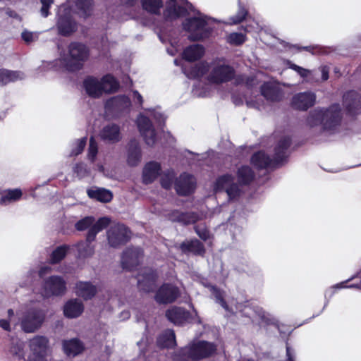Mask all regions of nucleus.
<instances>
[{
  "mask_svg": "<svg viewBox=\"0 0 361 361\" xmlns=\"http://www.w3.org/2000/svg\"><path fill=\"white\" fill-rule=\"evenodd\" d=\"M237 178L239 184L234 182V177L225 174L219 177L215 183L216 192L225 191L229 200H235L242 193L241 185H249L255 178V173L247 166L240 167L237 171Z\"/></svg>",
  "mask_w": 361,
  "mask_h": 361,
  "instance_id": "obj_1",
  "label": "nucleus"
},
{
  "mask_svg": "<svg viewBox=\"0 0 361 361\" xmlns=\"http://www.w3.org/2000/svg\"><path fill=\"white\" fill-rule=\"evenodd\" d=\"M341 120V109L338 104H333L328 109H316L312 111L307 123L310 127L321 125L324 130H333Z\"/></svg>",
  "mask_w": 361,
  "mask_h": 361,
  "instance_id": "obj_2",
  "label": "nucleus"
},
{
  "mask_svg": "<svg viewBox=\"0 0 361 361\" xmlns=\"http://www.w3.org/2000/svg\"><path fill=\"white\" fill-rule=\"evenodd\" d=\"M290 145V140L288 137H282L274 149V157L271 159L263 152L255 153L251 159L252 164L259 169L272 166L280 164L288 157V148Z\"/></svg>",
  "mask_w": 361,
  "mask_h": 361,
  "instance_id": "obj_3",
  "label": "nucleus"
},
{
  "mask_svg": "<svg viewBox=\"0 0 361 361\" xmlns=\"http://www.w3.org/2000/svg\"><path fill=\"white\" fill-rule=\"evenodd\" d=\"M110 222L111 219L106 216L99 218L97 221L92 216H86L75 224V228L80 231L88 229L87 240L94 241L97 234L106 228Z\"/></svg>",
  "mask_w": 361,
  "mask_h": 361,
  "instance_id": "obj_4",
  "label": "nucleus"
},
{
  "mask_svg": "<svg viewBox=\"0 0 361 361\" xmlns=\"http://www.w3.org/2000/svg\"><path fill=\"white\" fill-rule=\"evenodd\" d=\"M88 55V49L84 44L78 42L71 43L68 46V55L65 59L68 69L70 71L80 69Z\"/></svg>",
  "mask_w": 361,
  "mask_h": 361,
  "instance_id": "obj_5",
  "label": "nucleus"
},
{
  "mask_svg": "<svg viewBox=\"0 0 361 361\" xmlns=\"http://www.w3.org/2000/svg\"><path fill=\"white\" fill-rule=\"evenodd\" d=\"M207 17L201 13L197 16L188 18L183 23V27L185 30L190 32V39L197 41L202 39L207 35L208 30L207 28Z\"/></svg>",
  "mask_w": 361,
  "mask_h": 361,
  "instance_id": "obj_6",
  "label": "nucleus"
},
{
  "mask_svg": "<svg viewBox=\"0 0 361 361\" xmlns=\"http://www.w3.org/2000/svg\"><path fill=\"white\" fill-rule=\"evenodd\" d=\"M44 319L45 314L42 310H32L22 317L21 329L26 333H33L42 326Z\"/></svg>",
  "mask_w": 361,
  "mask_h": 361,
  "instance_id": "obj_7",
  "label": "nucleus"
},
{
  "mask_svg": "<svg viewBox=\"0 0 361 361\" xmlns=\"http://www.w3.org/2000/svg\"><path fill=\"white\" fill-rule=\"evenodd\" d=\"M108 243L111 247H118L128 241L130 231L123 224H117L107 231Z\"/></svg>",
  "mask_w": 361,
  "mask_h": 361,
  "instance_id": "obj_8",
  "label": "nucleus"
},
{
  "mask_svg": "<svg viewBox=\"0 0 361 361\" xmlns=\"http://www.w3.org/2000/svg\"><path fill=\"white\" fill-rule=\"evenodd\" d=\"M216 350V346L207 341H198L191 344L188 350V357L198 360L212 356Z\"/></svg>",
  "mask_w": 361,
  "mask_h": 361,
  "instance_id": "obj_9",
  "label": "nucleus"
},
{
  "mask_svg": "<svg viewBox=\"0 0 361 361\" xmlns=\"http://www.w3.org/2000/svg\"><path fill=\"white\" fill-rule=\"evenodd\" d=\"M48 339L45 336H37L30 341L32 352L27 361H47L45 356L48 348Z\"/></svg>",
  "mask_w": 361,
  "mask_h": 361,
  "instance_id": "obj_10",
  "label": "nucleus"
},
{
  "mask_svg": "<svg viewBox=\"0 0 361 361\" xmlns=\"http://www.w3.org/2000/svg\"><path fill=\"white\" fill-rule=\"evenodd\" d=\"M192 10V6L186 0H169L164 16L167 19H176L185 16Z\"/></svg>",
  "mask_w": 361,
  "mask_h": 361,
  "instance_id": "obj_11",
  "label": "nucleus"
},
{
  "mask_svg": "<svg viewBox=\"0 0 361 361\" xmlns=\"http://www.w3.org/2000/svg\"><path fill=\"white\" fill-rule=\"evenodd\" d=\"M180 295L179 288L171 283H164L157 290L154 299L159 304L173 302Z\"/></svg>",
  "mask_w": 361,
  "mask_h": 361,
  "instance_id": "obj_12",
  "label": "nucleus"
},
{
  "mask_svg": "<svg viewBox=\"0 0 361 361\" xmlns=\"http://www.w3.org/2000/svg\"><path fill=\"white\" fill-rule=\"evenodd\" d=\"M143 258V252L140 247H128L123 252L121 264L123 269L131 270L137 267Z\"/></svg>",
  "mask_w": 361,
  "mask_h": 361,
  "instance_id": "obj_13",
  "label": "nucleus"
},
{
  "mask_svg": "<svg viewBox=\"0 0 361 361\" xmlns=\"http://www.w3.org/2000/svg\"><path fill=\"white\" fill-rule=\"evenodd\" d=\"M44 289L46 297L60 295L66 291V282L61 277L53 276L45 281Z\"/></svg>",
  "mask_w": 361,
  "mask_h": 361,
  "instance_id": "obj_14",
  "label": "nucleus"
},
{
  "mask_svg": "<svg viewBox=\"0 0 361 361\" xmlns=\"http://www.w3.org/2000/svg\"><path fill=\"white\" fill-rule=\"evenodd\" d=\"M137 123L146 144L153 145L156 141V133L150 120L140 114L137 119Z\"/></svg>",
  "mask_w": 361,
  "mask_h": 361,
  "instance_id": "obj_15",
  "label": "nucleus"
},
{
  "mask_svg": "<svg viewBox=\"0 0 361 361\" xmlns=\"http://www.w3.org/2000/svg\"><path fill=\"white\" fill-rule=\"evenodd\" d=\"M316 102V94L312 92H300L295 94L291 101V105L293 108L306 111L312 107Z\"/></svg>",
  "mask_w": 361,
  "mask_h": 361,
  "instance_id": "obj_16",
  "label": "nucleus"
},
{
  "mask_svg": "<svg viewBox=\"0 0 361 361\" xmlns=\"http://www.w3.org/2000/svg\"><path fill=\"white\" fill-rule=\"evenodd\" d=\"M234 76V70L226 64L216 65L210 74V80L215 83L225 82L231 80Z\"/></svg>",
  "mask_w": 361,
  "mask_h": 361,
  "instance_id": "obj_17",
  "label": "nucleus"
},
{
  "mask_svg": "<svg viewBox=\"0 0 361 361\" xmlns=\"http://www.w3.org/2000/svg\"><path fill=\"white\" fill-rule=\"evenodd\" d=\"M157 277V274L152 269H145L137 277L139 289L145 293L153 291L156 287Z\"/></svg>",
  "mask_w": 361,
  "mask_h": 361,
  "instance_id": "obj_18",
  "label": "nucleus"
},
{
  "mask_svg": "<svg viewBox=\"0 0 361 361\" xmlns=\"http://www.w3.org/2000/svg\"><path fill=\"white\" fill-rule=\"evenodd\" d=\"M195 185V178L188 173L181 174L175 183L176 190L180 195H187L192 192Z\"/></svg>",
  "mask_w": 361,
  "mask_h": 361,
  "instance_id": "obj_19",
  "label": "nucleus"
},
{
  "mask_svg": "<svg viewBox=\"0 0 361 361\" xmlns=\"http://www.w3.org/2000/svg\"><path fill=\"white\" fill-rule=\"evenodd\" d=\"M99 136L105 142H117L121 139L120 128L116 124H108L102 129Z\"/></svg>",
  "mask_w": 361,
  "mask_h": 361,
  "instance_id": "obj_20",
  "label": "nucleus"
},
{
  "mask_svg": "<svg viewBox=\"0 0 361 361\" xmlns=\"http://www.w3.org/2000/svg\"><path fill=\"white\" fill-rule=\"evenodd\" d=\"M262 94L269 101L276 102L281 99L283 94L281 88L273 82H266L261 87Z\"/></svg>",
  "mask_w": 361,
  "mask_h": 361,
  "instance_id": "obj_21",
  "label": "nucleus"
},
{
  "mask_svg": "<svg viewBox=\"0 0 361 361\" xmlns=\"http://www.w3.org/2000/svg\"><path fill=\"white\" fill-rule=\"evenodd\" d=\"M166 317L174 324L180 325L188 320L189 313L183 308L173 307L166 311Z\"/></svg>",
  "mask_w": 361,
  "mask_h": 361,
  "instance_id": "obj_22",
  "label": "nucleus"
},
{
  "mask_svg": "<svg viewBox=\"0 0 361 361\" xmlns=\"http://www.w3.org/2000/svg\"><path fill=\"white\" fill-rule=\"evenodd\" d=\"M64 353L70 357L80 354L85 349L83 343L78 338L66 340L63 342Z\"/></svg>",
  "mask_w": 361,
  "mask_h": 361,
  "instance_id": "obj_23",
  "label": "nucleus"
},
{
  "mask_svg": "<svg viewBox=\"0 0 361 361\" xmlns=\"http://www.w3.org/2000/svg\"><path fill=\"white\" fill-rule=\"evenodd\" d=\"M343 105L350 114H355L360 107V99L355 91H350L343 95Z\"/></svg>",
  "mask_w": 361,
  "mask_h": 361,
  "instance_id": "obj_24",
  "label": "nucleus"
},
{
  "mask_svg": "<svg viewBox=\"0 0 361 361\" xmlns=\"http://www.w3.org/2000/svg\"><path fill=\"white\" fill-rule=\"evenodd\" d=\"M169 219L171 221L186 225L195 223L198 220V216L193 212L183 213L179 211H173L169 214Z\"/></svg>",
  "mask_w": 361,
  "mask_h": 361,
  "instance_id": "obj_25",
  "label": "nucleus"
},
{
  "mask_svg": "<svg viewBox=\"0 0 361 361\" xmlns=\"http://www.w3.org/2000/svg\"><path fill=\"white\" fill-rule=\"evenodd\" d=\"M160 165L157 162H149L147 164L142 171V179L145 184L152 183L159 176L160 172Z\"/></svg>",
  "mask_w": 361,
  "mask_h": 361,
  "instance_id": "obj_26",
  "label": "nucleus"
},
{
  "mask_svg": "<svg viewBox=\"0 0 361 361\" xmlns=\"http://www.w3.org/2000/svg\"><path fill=\"white\" fill-rule=\"evenodd\" d=\"M83 305L81 301L74 299L66 302L63 307V312L68 318H75L83 312Z\"/></svg>",
  "mask_w": 361,
  "mask_h": 361,
  "instance_id": "obj_27",
  "label": "nucleus"
},
{
  "mask_svg": "<svg viewBox=\"0 0 361 361\" xmlns=\"http://www.w3.org/2000/svg\"><path fill=\"white\" fill-rule=\"evenodd\" d=\"M179 248L184 253L192 252L199 255H203L205 252L203 244L197 239L183 242Z\"/></svg>",
  "mask_w": 361,
  "mask_h": 361,
  "instance_id": "obj_28",
  "label": "nucleus"
},
{
  "mask_svg": "<svg viewBox=\"0 0 361 361\" xmlns=\"http://www.w3.org/2000/svg\"><path fill=\"white\" fill-rule=\"evenodd\" d=\"M57 28L59 34L68 36L76 30V25L69 16H63L57 22Z\"/></svg>",
  "mask_w": 361,
  "mask_h": 361,
  "instance_id": "obj_29",
  "label": "nucleus"
},
{
  "mask_svg": "<svg viewBox=\"0 0 361 361\" xmlns=\"http://www.w3.org/2000/svg\"><path fill=\"white\" fill-rule=\"evenodd\" d=\"M87 192L90 198L95 199L102 202H109L113 197V195L110 190L102 188H92L88 189Z\"/></svg>",
  "mask_w": 361,
  "mask_h": 361,
  "instance_id": "obj_30",
  "label": "nucleus"
},
{
  "mask_svg": "<svg viewBox=\"0 0 361 361\" xmlns=\"http://www.w3.org/2000/svg\"><path fill=\"white\" fill-rule=\"evenodd\" d=\"M76 294L85 300L91 299L97 293V288L89 282H78L75 286Z\"/></svg>",
  "mask_w": 361,
  "mask_h": 361,
  "instance_id": "obj_31",
  "label": "nucleus"
},
{
  "mask_svg": "<svg viewBox=\"0 0 361 361\" xmlns=\"http://www.w3.org/2000/svg\"><path fill=\"white\" fill-rule=\"evenodd\" d=\"M141 161V151L139 144L136 140H131L129 143L128 151V163L134 166Z\"/></svg>",
  "mask_w": 361,
  "mask_h": 361,
  "instance_id": "obj_32",
  "label": "nucleus"
},
{
  "mask_svg": "<svg viewBox=\"0 0 361 361\" xmlns=\"http://www.w3.org/2000/svg\"><path fill=\"white\" fill-rule=\"evenodd\" d=\"M84 87L87 93L92 97H99L101 96V83L100 80L89 77L84 81Z\"/></svg>",
  "mask_w": 361,
  "mask_h": 361,
  "instance_id": "obj_33",
  "label": "nucleus"
},
{
  "mask_svg": "<svg viewBox=\"0 0 361 361\" xmlns=\"http://www.w3.org/2000/svg\"><path fill=\"white\" fill-rule=\"evenodd\" d=\"M204 50L202 45L193 44L187 47L183 51V58L188 61L200 59L204 54Z\"/></svg>",
  "mask_w": 361,
  "mask_h": 361,
  "instance_id": "obj_34",
  "label": "nucleus"
},
{
  "mask_svg": "<svg viewBox=\"0 0 361 361\" xmlns=\"http://www.w3.org/2000/svg\"><path fill=\"white\" fill-rule=\"evenodd\" d=\"M157 345L160 348H173L176 345L175 334L173 330L167 329L157 338Z\"/></svg>",
  "mask_w": 361,
  "mask_h": 361,
  "instance_id": "obj_35",
  "label": "nucleus"
},
{
  "mask_svg": "<svg viewBox=\"0 0 361 361\" xmlns=\"http://www.w3.org/2000/svg\"><path fill=\"white\" fill-rule=\"evenodd\" d=\"M24 78V74L19 71L0 69V85H6Z\"/></svg>",
  "mask_w": 361,
  "mask_h": 361,
  "instance_id": "obj_36",
  "label": "nucleus"
},
{
  "mask_svg": "<svg viewBox=\"0 0 361 361\" xmlns=\"http://www.w3.org/2000/svg\"><path fill=\"white\" fill-rule=\"evenodd\" d=\"M101 83V95L103 93H109L115 92L118 87V83L115 78L106 75L100 80Z\"/></svg>",
  "mask_w": 361,
  "mask_h": 361,
  "instance_id": "obj_37",
  "label": "nucleus"
},
{
  "mask_svg": "<svg viewBox=\"0 0 361 361\" xmlns=\"http://www.w3.org/2000/svg\"><path fill=\"white\" fill-rule=\"evenodd\" d=\"M92 241H81L76 245L77 250L80 257H91L94 252V247L91 245Z\"/></svg>",
  "mask_w": 361,
  "mask_h": 361,
  "instance_id": "obj_38",
  "label": "nucleus"
},
{
  "mask_svg": "<svg viewBox=\"0 0 361 361\" xmlns=\"http://www.w3.org/2000/svg\"><path fill=\"white\" fill-rule=\"evenodd\" d=\"M142 7L147 11L157 14L163 6L161 0H141Z\"/></svg>",
  "mask_w": 361,
  "mask_h": 361,
  "instance_id": "obj_39",
  "label": "nucleus"
},
{
  "mask_svg": "<svg viewBox=\"0 0 361 361\" xmlns=\"http://www.w3.org/2000/svg\"><path fill=\"white\" fill-rule=\"evenodd\" d=\"M9 352L13 356L21 358L24 355V343L23 341L15 338L12 339Z\"/></svg>",
  "mask_w": 361,
  "mask_h": 361,
  "instance_id": "obj_40",
  "label": "nucleus"
},
{
  "mask_svg": "<svg viewBox=\"0 0 361 361\" xmlns=\"http://www.w3.org/2000/svg\"><path fill=\"white\" fill-rule=\"evenodd\" d=\"M22 196V191L20 189L9 190L5 192L1 197V203L6 204L7 202L18 200Z\"/></svg>",
  "mask_w": 361,
  "mask_h": 361,
  "instance_id": "obj_41",
  "label": "nucleus"
},
{
  "mask_svg": "<svg viewBox=\"0 0 361 361\" xmlns=\"http://www.w3.org/2000/svg\"><path fill=\"white\" fill-rule=\"evenodd\" d=\"M209 70V66L207 63H200L196 64L192 68L191 71L188 74L189 78H196L202 77Z\"/></svg>",
  "mask_w": 361,
  "mask_h": 361,
  "instance_id": "obj_42",
  "label": "nucleus"
},
{
  "mask_svg": "<svg viewBox=\"0 0 361 361\" xmlns=\"http://www.w3.org/2000/svg\"><path fill=\"white\" fill-rule=\"evenodd\" d=\"M68 250V247L67 245H61L54 250L51 257V263H58L61 259H63L66 255Z\"/></svg>",
  "mask_w": 361,
  "mask_h": 361,
  "instance_id": "obj_43",
  "label": "nucleus"
},
{
  "mask_svg": "<svg viewBox=\"0 0 361 361\" xmlns=\"http://www.w3.org/2000/svg\"><path fill=\"white\" fill-rule=\"evenodd\" d=\"M208 288H209V290L214 296L216 302L219 303L221 306L226 310H228V305L226 304L224 298L223 292L214 286H208Z\"/></svg>",
  "mask_w": 361,
  "mask_h": 361,
  "instance_id": "obj_44",
  "label": "nucleus"
},
{
  "mask_svg": "<svg viewBox=\"0 0 361 361\" xmlns=\"http://www.w3.org/2000/svg\"><path fill=\"white\" fill-rule=\"evenodd\" d=\"M85 145L86 137H82L81 139L75 140L72 144V149L69 155L72 157L80 154L83 151Z\"/></svg>",
  "mask_w": 361,
  "mask_h": 361,
  "instance_id": "obj_45",
  "label": "nucleus"
},
{
  "mask_svg": "<svg viewBox=\"0 0 361 361\" xmlns=\"http://www.w3.org/2000/svg\"><path fill=\"white\" fill-rule=\"evenodd\" d=\"M112 104L118 109L128 108L130 105L129 98L124 95L118 96L111 100Z\"/></svg>",
  "mask_w": 361,
  "mask_h": 361,
  "instance_id": "obj_46",
  "label": "nucleus"
},
{
  "mask_svg": "<svg viewBox=\"0 0 361 361\" xmlns=\"http://www.w3.org/2000/svg\"><path fill=\"white\" fill-rule=\"evenodd\" d=\"M98 152L97 144L93 137L90 139V143L88 147L87 158L92 162H94L96 159V157Z\"/></svg>",
  "mask_w": 361,
  "mask_h": 361,
  "instance_id": "obj_47",
  "label": "nucleus"
},
{
  "mask_svg": "<svg viewBox=\"0 0 361 361\" xmlns=\"http://www.w3.org/2000/svg\"><path fill=\"white\" fill-rule=\"evenodd\" d=\"M173 171H168L165 173L161 178V186L166 189H169L172 186L174 179Z\"/></svg>",
  "mask_w": 361,
  "mask_h": 361,
  "instance_id": "obj_48",
  "label": "nucleus"
},
{
  "mask_svg": "<svg viewBox=\"0 0 361 361\" xmlns=\"http://www.w3.org/2000/svg\"><path fill=\"white\" fill-rule=\"evenodd\" d=\"M227 41L231 44L239 45L245 42V35L242 33L233 32L227 37Z\"/></svg>",
  "mask_w": 361,
  "mask_h": 361,
  "instance_id": "obj_49",
  "label": "nucleus"
},
{
  "mask_svg": "<svg viewBox=\"0 0 361 361\" xmlns=\"http://www.w3.org/2000/svg\"><path fill=\"white\" fill-rule=\"evenodd\" d=\"M92 6V0H76V6L85 15H87Z\"/></svg>",
  "mask_w": 361,
  "mask_h": 361,
  "instance_id": "obj_50",
  "label": "nucleus"
},
{
  "mask_svg": "<svg viewBox=\"0 0 361 361\" xmlns=\"http://www.w3.org/2000/svg\"><path fill=\"white\" fill-rule=\"evenodd\" d=\"M195 230L198 236L203 240H206L209 238V232L204 225H197L195 227Z\"/></svg>",
  "mask_w": 361,
  "mask_h": 361,
  "instance_id": "obj_51",
  "label": "nucleus"
},
{
  "mask_svg": "<svg viewBox=\"0 0 361 361\" xmlns=\"http://www.w3.org/2000/svg\"><path fill=\"white\" fill-rule=\"evenodd\" d=\"M247 14V10L244 7L240 6L236 15L231 18V20L235 24L239 23L245 19Z\"/></svg>",
  "mask_w": 361,
  "mask_h": 361,
  "instance_id": "obj_52",
  "label": "nucleus"
},
{
  "mask_svg": "<svg viewBox=\"0 0 361 361\" xmlns=\"http://www.w3.org/2000/svg\"><path fill=\"white\" fill-rule=\"evenodd\" d=\"M40 2L42 4L40 13L42 16L46 18L49 16V9L53 4L54 0H40Z\"/></svg>",
  "mask_w": 361,
  "mask_h": 361,
  "instance_id": "obj_53",
  "label": "nucleus"
},
{
  "mask_svg": "<svg viewBox=\"0 0 361 361\" xmlns=\"http://www.w3.org/2000/svg\"><path fill=\"white\" fill-rule=\"evenodd\" d=\"M21 36L26 43L35 42L38 39V33L29 31L23 32Z\"/></svg>",
  "mask_w": 361,
  "mask_h": 361,
  "instance_id": "obj_54",
  "label": "nucleus"
},
{
  "mask_svg": "<svg viewBox=\"0 0 361 361\" xmlns=\"http://www.w3.org/2000/svg\"><path fill=\"white\" fill-rule=\"evenodd\" d=\"M290 67L293 70L295 71L302 78H306L311 73V71L295 64H291Z\"/></svg>",
  "mask_w": 361,
  "mask_h": 361,
  "instance_id": "obj_55",
  "label": "nucleus"
},
{
  "mask_svg": "<svg viewBox=\"0 0 361 361\" xmlns=\"http://www.w3.org/2000/svg\"><path fill=\"white\" fill-rule=\"evenodd\" d=\"M74 172L80 177H83L87 173L86 166L83 164H78L74 168Z\"/></svg>",
  "mask_w": 361,
  "mask_h": 361,
  "instance_id": "obj_56",
  "label": "nucleus"
},
{
  "mask_svg": "<svg viewBox=\"0 0 361 361\" xmlns=\"http://www.w3.org/2000/svg\"><path fill=\"white\" fill-rule=\"evenodd\" d=\"M256 314L259 317L262 322L269 324L270 322L268 314L260 307H257L255 310Z\"/></svg>",
  "mask_w": 361,
  "mask_h": 361,
  "instance_id": "obj_57",
  "label": "nucleus"
},
{
  "mask_svg": "<svg viewBox=\"0 0 361 361\" xmlns=\"http://www.w3.org/2000/svg\"><path fill=\"white\" fill-rule=\"evenodd\" d=\"M11 324H12L13 325H16L17 322H11L10 319H8V320L5 319H0V326L6 331H10L11 330Z\"/></svg>",
  "mask_w": 361,
  "mask_h": 361,
  "instance_id": "obj_58",
  "label": "nucleus"
},
{
  "mask_svg": "<svg viewBox=\"0 0 361 361\" xmlns=\"http://www.w3.org/2000/svg\"><path fill=\"white\" fill-rule=\"evenodd\" d=\"M286 361H294L295 353L288 345H286Z\"/></svg>",
  "mask_w": 361,
  "mask_h": 361,
  "instance_id": "obj_59",
  "label": "nucleus"
},
{
  "mask_svg": "<svg viewBox=\"0 0 361 361\" xmlns=\"http://www.w3.org/2000/svg\"><path fill=\"white\" fill-rule=\"evenodd\" d=\"M152 116L154 119L159 123H161L164 120V116L160 112L156 111L154 110L152 111Z\"/></svg>",
  "mask_w": 361,
  "mask_h": 361,
  "instance_id": "obj_60",
  "label": "nucleus"
},
{
  "mask_svg": "<svg viewBox=\"0 0 361 361\" xmlns=\"http://www.w3.org/2000/svg\"><path fill=\"white\" fill-rule=\"evenodd\" d=\"M303 49L311 52L312 54H314L319 51L320 48L319 46H309V47H305L302 48Z\"/></svg>",
  "mask_w": 361,
  "mask_h": 361,
  "instance_id": "obj_61",
  "label": "nucleus"
},
{
  "mask_svg": "<svg viewBox=\"0 0 361 361\" xmlns=\"http://www.w3.org/2000/svg\"><path fill=\"white\" fill-rule=\"evenodd\" d=\"M322 77L323 80H326L329 78V69L326 66L321 68Z\"/></svg>",
  "mask_w": 361,
  "mask_h": 361,
  "instance_id": "obj_62",
  "label": "nucleus"
},
{
  "mask_svg": "<svg viewBox=\"0 0 361 361\" xmlns=\"http://www.w3.org/2000/svg\"><path fill=\"white\" fill-rule=\"evenodd\" d=\"M134 97L137 99V102L140 104H142L143 102V99L141 94L137 91L133 92Z\"/></svg>",
  "mask_w": 361,
  "mask_h": 361,
  "instance_id": "obj_63",
  "label": "nucleus"
},
{
  "mask_svg": "<svg viewBox=\"0 0 361 361\" xmlns=\"http://www.w3.org/2000/svg\"><path fill=\"white\" fill-rule=\"evenodd\" d=\"M246 104H247V106L249 107H253V108H257V109L259 108V105L253 101H247Z\"/></svg>",
  "mask_w": 361,
  "mask_h": 361,
  "instance_id": "obj_64",
  "label": "nucleus"
}]
</instances>
